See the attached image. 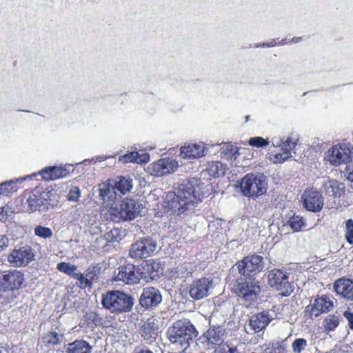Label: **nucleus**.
<instances>
[{"mask_svg": "<svg viewBox=\"0 0 353 353\" xmlns=\"http://www.w3.org/2000/svg\"><path fill=\"white\" fill-rule=\"evenodd\" d=\"M201 182L196 179L181 180L174 192L168 195V207L172 213L183 216L192 211L203 197L200 193Z\"/></svg>", "mask_w": 353, "mask_h": 353, "instance_id": "f257e3e1", "label": "nucleus"}, {"mask_svg": "<svg viewBox=\"0 0 353 353\" xmlns=\"http://www.w3.org/2000/svg\"><path fill=\"white\" fill-rule=\"evenodd\" d=\"M296 139L292 137H288L285 141L279 137H273L268 141L263 137H256L249 139V144L259 148L271 143L267 158L274 163H282L292 157V151L296 145Z\"/></svg>", "mask_w": 353, "mask_h": 353, "instance_id": "f03ea898", "label": "nucleus"}, {"mask_svg": "<svg viewBox=\"0 0 353 353\" xmlns=\"http://www.w3.org/2000/svg\"><path fill=\"white\" fill-rule=\"evenodd\" d=\"M155 266L154 263L149 261L143 262L139 268H136L134 265L128 263L119 268L115 281H122L128 285L137 283L140 279L148 282L157 276Z\"/></svg>", "mask_w": 353, "mask_h": 353, "instance_id": "7ed1b4c3", "label": "nucleus"}, {"mask_svg": "<svg viewBox=\"0 0 353 353\" xmlns=\"http://www.w3.org/2000/svg\"><path fill=\"white\" fill-rule=\"evenodd\" d=\"M167 335L172 344L180 347L183 351L190 345L192 339L198 335L194 325L187 319L174 322L167 331Z\"/></svg>", "mask_w": 353, "mask_h": 353, "instance_id": "20e7f679", "label": "nucleus"}, {"mask_svg": "<svg viewBox=\"0 0 353 353\" xmlns=\"http://www.w3.org/2000/svg\"><path fill=\"white\" fill-rule=\"evenodd\" d=\"M108 208V214L112 221L120 222L121 221L132 220L139 215L141 205L132 199H124L119 205L113 203Z\"/></svg>", "mask_w": 353, "mask_h": 353, "instance_id": "39448f33", "label": "nucleus"}, {"mask_svg": "<svg viewBox=\"0 0 353 353\" xmlns=\"http://www.w3.org/2000/svg\"><path fill=\"white\" fill-rule=\"evenodd\" d=\"M102 305L112 312H127L133 306V299L123 292L115 290L103 295Z\"/></svg>", "mask_w": 353, "mask_h": 353, "instance_id": "423d86ee", "label": "nucleus"}, {"mask_svg": "<svg viewBox=\"0 0 353 353\" xmlns=\"http://www.w3.org/2000/svg\"><path fill=\"white\" fill-rule=\"evenodd\" d=\"M240 189L243 196L257 197L267 191L265 176L261 173L248 174L241 181Z\"/></svg>", "mask_w": 353, "mask_h": 353, "instance_id": "0eeeda50", "label": "nucleus"}, {"mask_svg": "<svg viewBox=\"0 0 353 353\" xmlns=\"http://www.w3.org/2000/svg\"><path fill=\"white\" fill-rule=\"evenodd\" d=\"M353 158V147L350 143H343L333 145L325 154V159L332 165L347 164Z\"/></svg>", "mask_w": 353, "mask_h": 353, "instance_id": "6e6552de", "label": "nucleus"}, {"mask_svg": "<svg viewBox=\"0 0 353 353\" xmlns=\"http://www.w3.org/2000/svg\"><path fill=\"white\" fill-rule=\"evenodd\" d=\"M236 292L240 301L248 307L257 301L261 286L258 281L249 278L248 281L238 283Z\"/></svg>", "mask_w": 353, "mask_h": 353, "instance_id": "1a4fd4ad", "label": "nucleus"}, {"mask_svg": "<svg viewBox=\"0 0 353 353\" xmlns=\"http://www.w3.org/2000/svg\"><path fill=\"white\" fill-rule=\"evenodd\" d=\"M268 283L283 296H290L293 292L288 274L279 269H274L268 272Z\"/></svg>", "mask_w": 353, "mask_h": 353, "instance_id": "9d476101", "label": "nucleus"}, {"mask_svg": "<svg viewBox=\"0 0 353 353\" xmlns=\"http://www.w3.org/2000/svg\"><path fill=\"white\" fill-rule=\"evenodd\" d=\"M236 266L241 275L250 278L257 272L263 271L264 268L263 258L256 254L247 256L237 263Z\"/></svg>", "mask_w": 353, "mask_h": 353, "instance_id": "9b49d317", "label": "nucleus"}, {"mask_svg": "<svg viewBox=\"0 0 353 353\" xmlns=\"http://www.w3.org/2000/svg\"><path fill=\"white\" fill-rule=\"evenodd\" d=\"M334 307L333 299L327 295L317 296L313 303L305 310V314L311 319L318 317L322 313H327Z\"/></svg>", "mask_w": 353, "mask_h": 353, "instance_id": "f8f14e48", "label": "nucleus"}, {"mask_svg": "<svg viewBox=\"0 0 353 353\" xmlns=\"http://www.w3.org/2000/svg\"><path fill=\"white\" fill-rule=\"evenodd\" d=\"M35 251L30 245L14 249L8 257V262L14 267L26 266L34 260Z\"/></svg>", "mask_w": 353, "mask_h": 353, "instance_id": "ddd939ff", "label": "nucleus"}, {"mask_svg": "<svg viewBox=\"0 0 353 353\" xmlns=\"http://www.w3.org/2000/svg\"><path fill=\"white\" fill-rule=\"evenodd\" d=\"M23 281V274L21 271L12 270L3 272L0 273V290H17L21 287Z\"/></svg>", "mask_w": 353, "mask_h": 353, "instance_id": "4468645a", "label": "nucleus"}, {"mask_svg": "<svg viewBox=\"0 0 353 353\" xmlns=\"http://www.w3.org/2000/svg\"><path fill=\"white\" fill-rule=\"evenodd\" d=\"M157 245L150 238L142 239L132 245L130 255L134 259L147 258L156 250Z\"/></svg>", "mask_w": 353, "mask_h": 353, "instance_id": "2eb2a0df", "label": "nucleus"}, {"mask_svg": "<svg viewBox=\"0 0 353 353\" xmlns=\"http://www.w3.org/2000/svg\"><path fill=\"white\" fill-rule=\"evenodd\" d=\"M225 338V330L223 327L218 326L208 329L199 339V342L206 349H211L214 345L223 343Z\"/></svg>", "mask_w": 353, "mask_h": 353, "instance_id": "dca6fc26", "label": "nucleus"}, {"mask_svg": "<svg viewBox=\"0 0 353 353\" xmlns=\"http://www.w3.org/2000/svg\"><path fill=\"white\" fill-rule=\"evenodd\" d=\"M212 289V281L208 278L194 281L190 285V296L194 300H201L208 296Z\"/></svg>", "mask_w": 353, "mask_h": 353, "instance_id": "f3484780", "label": "nucleus"}, {"mask_svg": "<svg viewBox=\"0 0 353 353\" xmlns=\"http://www.w3.org/2000/svg\"><path fill=\"white\" fill-rule=\"evenodd\" d=\"M301 198L305 208L312 212L320 211L324 204L322 195L313 188L305 190Z\"/></svg>", "mask_w": 353, "mask_h": 353, "instance_id": "a211bd4d", "label": "nucleus"}, {"mask_svg": "<svg viewBox=\"0 0 353 353\" xmlns=\"http://www.w3.org/2000/svg\"><path fill=\"white\" fill-rule=\"evenodd\" d=\"M48 195V192H41L39 189H34L25 195L26 200L23 204V209L30 212L39 210L44 205Z\"/></svg>", "mask_w": 353, "mask_h": 353, "instance_id": "6ab92c4d", "label": "nucleus"}, {"mask_svg": "<svg viewBox=\"0 0 353 353\" xmlns=\"http://www.w3.org/2000/svg\"><path fill=\"white\" fill-rule=\"evenodd\" d=\"M162 301L160 291L153 287L145 288L139 299L142 307H151L157 305Z\"/></svg>", "mask_w": 353, "mask_h": 353, "instance_id": "aec40b11", "label": "nucleus"}, {"mask_svg": "<svg viewBox=\"0 0 353 353\" xmlns=\"http://www.w3.org/2000/svg\"><path fill=\"white\" fill-rule=\"evenodd\" d=\"M271 320L272 318L266 312L253 314L250 319L248 325L245 327L247 333L249 334L252 331L254 332H260L266 327Z\"/></svg>", "mask_w": 353, "mask_h": 353, "instance_id": "412c9836", "label": "nucleus"}, {"mask_svg": "<svg viewBox=\"0 0 353 353\" xmlns=\"http://www.w3.org/2000/svg\"><path fill=\"white\" fill-rule=\"evenodd\" d=\"M334 289L338 295L347 300L353 301V281L340 278L334 282Z\"/></svg>", "mask_w": 353, "mask_h": 353, "instance_id": "4be33fe9", "label": "nucleus"}, {"mask_svg": "<svg viewBox=\"0 0 353 353\" xmlns=\"http://www.w3.org/2000/svg\"><path fill=\"white\" fill-rule=\"evenodd\" d=\"M39 174L43 180L51 181L65 177L68 175L69 170L66 167L52 166L42 169Z\"/></svg>", "mask_w": 353, "mask_h": 353, "instance_id": "5701e85b", "label": "nucleus"}, {"mask_svg": "<svg viewBox=\"0 0 353 353\" xmlns=\"http://www.w3.org/2000/svg\"><path fill=\"white\" fill-rule=\"evenodd\" d=\"M205 147L203 143H194L181 148L180 156L183 159H196L204 155Z\"/></svg>", "mask_w": 353, "mask_h": 353, "instance_id": "b1692460", "label": "nucleus"}, {"mask_svg": "<svg viewBox=\"0 0 353 353\" xmlns=\"http://www.w3.org/2000/svg\"><path fill=\"white\" fill-rule=\"evenodd\" d=\"M37 174L32 175H28L24 177L18 178L16 179H11L10 181L0 183V196H8L9 194L17 192L18 183H21L26 181L27 179L31 178L32 176H36Z\"/></svg>", "mask_w": 353, "mask_h": 353, "instance_id": "393cba45", "label": "nucleus"}, {"mask_svg": "<svg viewBox=\"0 0 353 353\" xmlns=\"http://www.w3.org/2000/svg\"><path fill=\"white\" fill-rule=\"evenodd\" d=\"M323 190L329 196H340L344 192V184L336 180L326 179L323 182Z\"/></svg>", "mask_w": 353, "mask_h": 353, "instance_id": "a878e982", "label": "nucleus"}, {"mask_svg": "<svg viewBox=\"0 0 353 353\" xmlns=\"http://www.w3.org/2000/svg\"><path fill=\"white\" fill-rule=\"evenodd\" d=\"M92 347L84 340H75L68 344L67 353H91Z\"/></svg>", "mask_w": 353, "mask_h": 353, "instance_id": "bb28decb", "label": "nucleus"}, {"mask_svg": "<svg viewBox=\"0 0 353 353\" xmlns=\"http://www.w3.org/2000/svg\"><path fill=\"white\" fill-rule=\"evenodd\" d=\"M159 329V321L153 317L148 319L141 327V334L145 339L154 338Z\"/></svg>", "mask_w": 353, "mask_h": 353, "instance_id": "cd10ccee", "label": "nucleus"}, {"mask_svg": "<svg viewBox=\"0 0 353 353\" xmlns=\"http://www.w3.org/2000/svg\"><path fill=\"white\" fill-rule=\"evenodd\" d=\"M99 196L107 205L110 206L109 202L114 201L117 198V192L112 185L103 183L99 188Z\"/></svg>", "mask_w": 353, "mask_h": 353, "instance_id": "c85d7f7f", "label": "nucleus"}, {"mask_svg": "<svg viewBox=\"0 0 353 353\" xmlns=\"http://www.w3.org/2000/svg\"><path fill=\"white\" fill-rule=\"evenodd\" d=\"M119 161L123 163L134 162L137 163H144L149 161L148 153L139 154L137 152H132L125 155L121 156Z\"/></svg>", "mask_w": 353, "mask_h": 353, "instance_id": "c756f323", "label": "nucleus"}, {"mask_svg": "<svg viewBox=\"0 0 353 353\" xmlns=\"http://www.w3.org/2000/svg\"><path fill=\"white\" fill-rule=\"evenodd\" d=\"M113 188L116 192L125 194L130 192L132 188V180L130 177L121 176Z\"/></svg>", "mask_w": 353, "mask_h": 353, "instance_id": "7c9ffc66", "label": "nucleus"}, {"mask_svg": "<svg viewBox=\"0 0 353 353\" xmlns=\"http://www.w3.org/2000/svg\"><path fill=\"white\" fill-rule=\"evenodd\" d=\"M340 315L332 314L327 315L323 322V329L326 332L334 330L339 325Z\"/></svg>", "mask_w": 353, "mask_h": 353, "instance_id": "2f4dec72", "label": "nucleus"}, {"mask_svg": "<svg viewBox=\"0 0 353 353\" xmlns=\"http://www.w3.org/2000/svg\"><path fill=\"white\" fill-rule=\"evenodd\" d=\"M238 154L239 148L236 145L225 143L221 148V155L225 157L228 160H235Z\"/></svg>", "mask_w": 353, "mask_h": 353, "instance_id": "473e14b6", "label": "nucleus"}, {"mask_svg": "<svg viewBox=\"0 0 353 353\" xmlns=\"http://www.w3.org/2000/svg\"><path fill=\"white\" fill-rule=\"evenodd\" d=\"M206 170L214 177H219L225 174V167L219 161H212L208 164Z\"/></svg>", "mask_w": 353, "mask_h": 353, "instance_id": "72a5a7b5", "label": "nucleus"}, {"mask_svg": "<svg viewBox=\"0 0 353 353\" xmlns=\"http://www.w3.org/2000/svg\"><path fill=\"white\" fill-rule=\"evenodd\" d=\"M63 335L59 334L56 332H50L46 334L43 338V342L46 345L51 346L60 343L63 340Z\"/></svg>", "mask_w": 353, "mask_h": 353, "instance_id": "f704fd0d", "label": "nucleus"}, {"mask_svg": "<svg viewBox=\"0 0 353 353\" xmlns=\"http://www.w3.org/2000/svg\"><path fill=\"white\" fill-rule=\"evenodd\" d=\"M162 159L157 161L148 166V170L150 174L154 176H161L165 174Z\"/></svg>", "mask_w": 353, "mask_h": 353, "instance_id": "c9c22d12", "label": "nucleus"}, {"mask_svg": "<svg viewBox=\"0 0 353 353\" xmlns=\"http://www.w3.org/2000/svg\"><path fill=\"white\" fill-rule=\"evenodd\" d=\"M288 225L295 232L299 231L305 226V221L302 216L294 215L288 221Z\"/></svg>", "mask_w": 353, "mask_h": 353, "instance_id": "e433bc0d", "label": "nucleus"}, {"mask_svg": "<svg viewBox=\"0 0 353 353\" xmlns=\"http://www.w3.org/2000/svg\"><path fill=\"white\" fill-rule=\"evenodd\" d=\"M308 345L307 340L303 338H296L292 343L294 353H303Z\"/></svg>", "mask_w": 353, "mask_h": 353, "instance_id": "4c0bfd02", "label": "nucleus"}, {"mask_svg": "<svg viewBox=\"0 0 353 353\" xmlns=\"http://www.w3.org/2000/svg\"><path fill=\"white\" fill-rule=\"evenodd\" d=\"M34 234L41 239H49L53 235L52 230L48 227L37 225L34 228Z\"/></svg>", "mask_w": 353, "mask_h": 353, "instance_id": "58836bf2", "label": "nucleus"}, {"mask_svg": "<svg viewBox=\"0 0 353 353\" xmlns=\"http://www.w3.org/2000/svg\"><path fill=\"white\" fill-rule=\"evenodd\" d=\"M163 162V168L165 174H170L174 172L179 166L178 162L173 159L164 158L162 159Z\"/></svg>", "mask_w": 353, "mask_h": 353, "instance_id": "ea45409f", "label": "nucleus"}, {"mask_svg": "<svg viewBox=\"0 0 353 353\" xmlns=\"http://www.w3.org/2000/svg\"><path fill=\"white\" fill-rule=\"evenodd\" d=\"M345 237L349 244H353V220L352 219L345 222Z\"/></svg>", "mask_w": 353, "mask_h": 353, "instance_id": "a19ab883", "label": "nucleus"}, {"mask_svg": "<svg viewBox=\"0 0 353 353\" xmlns=\"http://www.w3.org/2000/svg\"><path fill=\"white\" fill-rule=\"evenodd\" d=\"M100 269L95 266H90L87 268L85 272V275L90 283H92V281H97L98 279V275L99 274Z\"/></svg>", "mask_w": 353, "mask_h": 353, "instance_id": "79ce46f5", "label": "nucleus"}, {"mask_svg": "<svg viewBox=\"0 0 353 353\" xmlns=\"http://www.w3.org/2000/svg\"><path fill=\"white\" fill-rule=\"evenodd\" d=\"M80 196L81 192L79 188L77 186H73L70 189L67 198L68 201H77Z\"/></svg>", "mask_w": 353, "mask_h": 353, "instance_id": "37998d69", "label": "nucleus"}, {"mask_svg": "<svg viewBox=\"0 0 353 353\" xmlns=\"http://www.w3.org/2000/svg\"><path fill=\"white\" fill-rule=\"evenodd\" d=\"M12 214V210L8 205H5L1 208L0 212V220L2 221L7 219L8 217H10Z\"/></svg>", "mask_w": 353, "mask_h": 353, "instance_id": "c03bdc74", "label": "nucleus"}, {"mask_svg": "<svg viewBox=\"0 0 353 353\" xmlns=\"http://www.w3.org/2000/svg\"><path fill=\"white\" fill-rule=\"evenodd\" d=\"M75 279L79 281V285L81 288H85L92 285V283L88 280L85 274L80 272V276H77Z\"/></svg>", "mask_w": 353, "mask_h": 353, "instance_id": "a18cd8bd", "label": "nucleus"}, {"mask_svg": "<svg viewBox=\"0 0 353 353\" xmlns=\"http://www.w3.org/2000/svg\"><path fill=\"white\" fill-rule=\"evenodd\" d=\"M72 266L73 265L70 263L61 262L57 264V268L59 272L66 274Z\"/></svg>", "mask_w": 353, "mask_h": 353, "instance_id": "49530a36", "label": "nucleus"}, {"mask_svg": "<svg viewBox=\"0 0 353 353\" xmlns=\"http://www.w3.org/2000/svg\"><path fill=\"white\" fill-rule=\"evenodd\" d=\"M343 315L347 321L349 328L353 330V312L345 311L344 312Z\"/></svg>", "mask_w": 353, "mask_h": 353, "instance_id": "de8ad7c7", "label": "nucleus"}, {"mask_svg": "<svg viewBox=\"0 0 353 353\" xmlns=\"http://www.w3.org/2000/svg\"><path fill=\"white\" fill-rule=\"evenodd\" d=\"M66 274L75 279L77 276H80V272L78 271L77 267L73 265Z\"/></svg>", "mask_w": 353, "mask_h": 353, "instance_id": "09e8293b", "label": "nucleus"}, {"mask_svg": "<svg viewBox=\"0 0 353 353\" xmlns=\"http://www.w3.org/2000/svg\"><path fill=\"white\" fill-rule=\"evenodd\" d=\"M66 274L75 279L77 276H80V272L78 271L77 267L73 265Z\"/></svg>", "mask_w": 353, "mask_h": 353, "instance_id": "8fccbe9b", "label": "nucleus"}, {"mask_svg": "<svg viewBox=\"0 0 353 353\" xmlns=\"http://www.w3.org/2000/svg\"><path fill=\"white\" fill-rule=\"evenodd\" d=\"M228 344H221L218 345L217 347L215 348L214 352V353H228Z\"/></svg>", "mask_w": 353, "mask_h": 353, "instance_id": "3c124183", "label": "nucleus"}, {"mask_svg": "<svg viewBox=\"0 0 353 353\" xmlns=\"http://www.w3.org/2000/svg\"><path fill=\"white\" fill-rule=\"evenodd\" d=\"M8 245V239L5 235H0V250L6 248Z\"/></svg>", "mask_w": 353, "mask_h": 353, "instance_id": "603ef678", "label": "nucleus"}, {"mask_svg": "<svg viewBox=\"0 0 353 353\" xmlns=\"http://www.w3.org/2000/svg\"><path fill=\"white\" fill-rule=\"evenodd\" d=\"M276 44V43L275 42L274 40H273L272 41H271L270 43H263L261 45H260V46L269 48V47L274 46Z\"/></svg>", "mask_w": 353, "mask_h": 353, "instance_id": "864d4df0", "label": "nucleus"}, {"mask_svg": "<svg viewBox=\"0 0 353 353\" xmlns=\"http://www.w3.org/2000/svg\"><path fill=\"white\" fill-rule=\"evenodd\" d=\"M348 173H347V179L349 181H353V166H352V168H348Z\"/></svg>", "mask_w": 353, "mask_h": 353, "instance_id": "5fc2aeb1", "label": "nucleus"}, {"mask_svg": "<svg viewBox=\"0 0 353 353\" xmlns=\"http://www.w3.org/2000/svg\"><path fill=\"white\" fill-rule=\"evenodd\" d=\"M227 351L228 352V353H239L236 347H230L228 345Z\"/></svg>", "mask_w": 353, "mask_h": 353, "instance_id": "6e6d98bb", "label": "nucleus"}, {"mask_svg": "<svg viewBox=\"0 0 353 353\" xmlns=\"http://www.w3.org/2000/svg\"><path fill=\"white\" fill-rule=\"evenodd\" d=\"M136 353H153L152 351L148 349H140L137 350Z\"/></svg>", "mask_w": 353, "mask_h": 353, "instance_id": "4d7b16f0", "label": "nucleus"}, {"mask_svg": "<svg viewBox=\"0 0 353 353\" xmlns=\"http://www.w3.org/2000/svg\"><path fill=\"white\" fill-rule=\"evenodd\" d=\"M300 40H301V38H300V37H294V38H292V39L291 40V41H290V42L297 43V42H299Z\"/></svg>", "mask_w": 353, "mask_h": 353, "instance_id": "13d9d810", "label": "nucleus"}, {"mask_svg": "<svg viewBox=\"0 0 353 353\" xmlns=\"http://www.w3.org/2000/svg\"><path fill=\"white\" fill-rule=\"evenodd\" d=\"M288 43V41H286V39H283L281 40V44L283 45V44H285V43Z\"/></svg>", "mask_w": 353, "mask_h": 353, "instance_id": "bf43d9fd", "label": "nucleus"}, {"mask_svg": "<svg viewBox=\"0 0 353 353\" xmlns=\"http://www.w3.org/2000/svg\"><path fill=\"white\" fill-rule=\"evenodd\" d=\"M263 353H271L270 350H265Z\"/></svg>", "mask_w": 353, "mask_h": 353, "instance_id": "052dcab7", "label": "nucleus"}, {"mask_svg": "<svg viewBox=\"0 0 353 353\" xmlns=\"http://www.w3.org/2000/svg\"><path fill=\"white\" fill-rule=\"evenodd\" d=\"M248 119H249V117L248 116L246 117V120H248Z\"/></svg>", "mask_w": 353, "mask_h": 353, "instance_id": "680f3d73", "label": "nucleus"}]
</instances>
